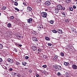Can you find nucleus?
Segmentation results:
<instances>
[{
  "mask_svg": "<svg viewBox=\"0 0 77 77\" xmlns=\"http://www.w3.org/2000/svg\"><path fill=\"white\" fill-rule=\"evenodd\" d=\"M49 23H50L51 24H53V23H54V21L52 20H50L49 22Z\"/></svg>",
  "mask_w": 77,
  "mask_h": 77,
  "instance_id": "28",
  "label": "nucleus"
},
{
  "mask_svg": "<svg viewBox=\"0 0 77 77\" xmlns=\"http://www.w3.org/2000/svg\"><path fill=\"white\" fill-rule=\"evenodd\" d=\"M66 75L67 77H69V74L68 72L66 73Z\"/></svg>",
  "mask_w": 77,
  "mask_h": 77,
  "instance_id": "26",
  "label": "nucleus"
},
{
  "mask_svg": "<svg viewBox=\"0 0 77 77\" xmlns=\"http://www.w3.org/2000/svg\"><path fill=\"white\" fill-rule=\"evenodd\" d=\"M37 28L38 30H41V29H43V26L42 24H39Z\"/></svg>",
  "mask_w": 77,
  "mask_h": 77,
  "instance_id": "2",
  "label": "nucleus"
},
{
  "mask_svg": "<svg viewBox=\"0 0 77 77\" xmlns=\"http://www.w3.org/2000/svg\"><path fill=\"white\" fill-rule=\"evenodd\" d=\"M71 30H72V32H73L74 33H77V31L75 28H72Z\"/></svg>",
  "mask_w": 77,
  "mask_h": 77,
  "instance_id": "10",
  "label": "nucleus"
},
{
  "mask_svg": "<svg viewBox=\"0 0 77 77\" xmlns=\"http://www.w3.org/2000/svg\"><path fill=\"white\" fill-rule=\"evenodd\" d=\"M7 26L8 27H11V24L10 23H8Z\"/></svg>",
  "mask_w": 77,
  "mask_h": 77,
  "instance_id": "29",
  "label": "nucleus"
},
{
  "mask_svg": "<svg viewBox=\"0 0 77 77\" xmlns=\"http://www.w3.org/2000/svg\"><path fill=\"white\" fill-rule=\"evenodd\" d=\"M7 60L10 64H12V63H14V60H13V59H11L10 58H8V59Z\"/></svg>",
  "mask_w": 77,
  "mask_h": 77,
  "instance_id": "3",
  "label": "nucleus"
},
{
  "mask_svg": "<svg viewBox=\"0 0 77 77\" xmlns=\"http://www.w3.org/2000/svg\"><path fill=\"white\" fill-rule=\"evenodd\" d=\"M48 11V9H46L45 10V11Z\"/></svg>",
  "mask_w": 77,
  "mask_h": 77,
  "instance_id": "57",
  "label": "nucleus"
},
{
  "mask_svg": "<svg viewBox=\"0 0 77 77\" xmlns=\"http://www.w3.org/2000/svg\"><path fill=\"white\" fill-rule=\"evenodd\" d=\"M56 69H57V70H62V67L59 65H57V68H56Z\"/></svg>",
  "mask_w": 77,
  "mask_h": 77,
  "instance_id": "8",
  "label": "nucleus"
},
{
  "mask_svg": "<svg viewBox=\"0 0 77 77\" xmlns=\"http://www.w3.org/2000/svg\"><path fill=\"white\" fill-rule=\"evenodd\" d=\"M47 74H48V72H47Z\"/></svg>",
  "mask_w": 77,
  "mask_h": 77,
  "instance_id": "63",
  "label": "nucleus"
},
{
  "mask_svg": "<svg viewBox=\"0 0 77 77\" xmlns=\"http://www.w3.org/2000/svg\"><path fill=\"white\" fill-rule=\"evenodd\" d=\"M64 65H67L68 66V65H69V63L68 62H65L64 63Z\"/></svg>",
  "mask_w": 77,
  "mask_h": 77,
  "instance_id": "18",
  "label": "nucleus"
},
{
  "mask_svg": "<svg viewBox=\"0 0 77 77\" xmlns=\"http://www.w3.org/2000/svg\"><path fill=\"white\" fill-rule=\"evenodd\" d=\"M25 59H29V56H26L25 57Z\"/></svg>",
  "mask_w": 77,
  "mask_h": 77,
  "instance_id": "35",
  "label": "nucleus"
},
{
  "mask_svg": "<svg viewBox=\"0 0 77 77\" xmlns=\"http://www.w3.org/2000/svg\"><path fill=\"white\" fill-rule=\"evenodd\" d=\"M62 8L63 11H64V10H65V7H62Z\"/></svg>",
  "mask_w": 77,
  "mask_h": 77,
  "instance_id": "41",
  "label": "nucleus"
},
{
  "mask_svg": "<svg viewBox=\"0 0 77 77\" xmlns=\"http://www.w3.org/2000/svg\"><path fill=\"white\" fill-rule=\"evenodd\" d=\"M69 10L70 11H72L73 10V8L71 7H69Z\"/></svg>",
  "mask_w": 77,
  "mask_h": 77,
  "instance_id": "20",
  "label": "nucleus"
},
{
  "mask_svg": "<svg viewBox=\"0 0 77 77\" xmlns=\"http://www.w3.org/2000/svg\"><path fill=\"white\" fill-rule=\"evenodd\" d=\"M20 38V39H21V38H23V37L22 36H19V38Z\"/></svg>",
  "mask_w": 77,
  "mask_h": 77,
  "instance_id": "45",
  "label": "nucleus"
},
{
  "mask_svg": "<svg viewBox=\"0 0 77 77\" xmlns=\"http://www.w3.org/2000/svg\"><path fill=\"white\" fill-rule=\"evenodd\" d=\"M2 67H3V68H4V69H7V67L5 66H2Z\"/></svg>",
  "mask_w": 77,
  "mask_h": 77,
  "instance_id": "32",
  "label": "nucleus"
},
{
  "mask_svg": "<svg viewBox=\"0 0 77 77\" xmlns=\"http://www.w3.org/2000/svg\"><path fill=\"white\" fill-rule=\"evenodd\" d=\"M15 10H16V11H18V12L19 11H20V10H19V9H18V8H15Z\"/></svg>",
  "mask_w": 77,
  "mask_h": 77,
  "instance_id": "37",
  "label": "nucleus"
},
{
  "mask_svg": "<svg viewBox=\"0 0 77 77\" xmlns=\"http://www.w3.org/2000/svg\"><path fill=\"white\" fill-rule=\"evenodd\" d=\"M40 50H39V49H38V51H40Z\"/></svg>",
  "mask_w": 77,
  "mask_h": 77,
  "instance_id": "60",
  "label": "nucleus"
},
{
  "mask_svg": "<svg viewBox=\"0 0 77 77\" xmlns=\"http://www.w3.org/2000/svg\"><path fill=\"white\" fill-rule=\"evenodd\" d=\"M15 2V3L14 4V5H15V6H18V2Z\"/></svg>",
  "mask_w": 77,
  "mask_h": 77,
  "instance_id": "31",
  "label": "nucleus"
},
{
  "mask_svg": "<svg viewBox=\"0 0 77 77\" xmlns=\"http://www.w3.org/2000/svg\"><path fill=\"white\" fill-rule=\"evenodd\" d=\"M57 8L59 10H62V6L60 5L57 6Z\"/></svg>",
  "mask_w": 77,
  "mask_h": 77,
  "instance_id": "6",
  "label": "nucleus"
},
{
  "mask_svg": "<svg viewBox=\"0 0 77 77\" xmlns=\"http://www.w3.org/2000/svg\"><path fill=\"white\" fill-rule=\"evenodd\" d=\"M54 13H55V14H57L59 13V10L57 8H55V10L53 11Z\"/></svg>",
  "mask_w": 77,
  "mask_h": 77,
  "instance_id": "9",
  "label": "nucleus"
},
{
  "mask_svg": "<svg viewBox=\"0 0 77 77\" xmlns=\"http://www.w3.org/2000/svg\"><path fill=\"white\" fill-rule=\"evenodd\" d=\"M57 65H54V66H53V67H54V68H56H56H57Z\"/></svg>",
  "mask_w": 77,
  "mask_h": 77,
  "instance_id": "47",
  "label": "nucleus"
},
{
  "mask_svg": "<svg viewBox=\"0 0 77 77\" xmlns=\"http://www.w3.org/2000/svg\"><path fill=\"white\" fill-rule=\"evenodd\" d=\"M37 3H41V0H37Z\"/></svg>",
  "mask_w": 77,
  "mask_h": 77,
  "instance_id": "38",
  "label": "nucleus"
},
{
  "mask_svg": "<svg viewBox=\"0 0 77 77\" xmlns=\"http://www.w3.org/2000/svg\"><path fill=\"white\" fill-rule=\"evenodd\" d=\"M41 15L42 17H43V18H46L47 17V14L46 12H42L41 13Z\"/></svg>",
  "mask_w": 77,
  "mask_h": 77,
  "instance_id": "1",
  "label": "nucleus"
},
{
  "mask_svg": "<svg viewBox=\"0 0 77 77\" xmlns=\"http://www.w3.org/2000/svg\"><path fill=\"white\" fill-rule=\"evenodd\" d=\"M17 77H21V74H19L18 75H17Z\"/></svg>",
  "mask_w": 77,
  "mask_h": 77,
  "instance_id": "46",
  "label": "nucleus"
},
{
  "mask_svg": "<svg viewBox=\"0 0 77 77\" xmlns=\"http://www.w3.org/2000/svg\"><path fill=\"white\" fill-rule=\"evenodd\" d=\"M62 15H63V17H66V13L64 12H63L62 13Z\"/></svg>",
  "mask_w": 77,
  "mask_h": 77,
  "instance_id": "16",
  "label": "nucleus"
},
{
  "mask_svg": "<svg viewBox=\"0 0 77 77\" xmlns=\"http://www.w3.org/2000/svg\"><path fill=\"white\" fill-rule=\"evenodd\" d=\"M3 48V45L0 43V49H2Z\"/></svg>",
  "mask_w": 77,
  "mask_h": 77,
  "instance_id": "30",
  "label": "nucleus"
},
{
  "mask_svg": "<svg viewBox=\"0 0 77 77\" xmlns=\"http://www.w3.org/2000/svg\"><path fill=\"white\" fill-rule=\"evenodd\" d=\"M23 5H24V6H26V4L25 2H23Z\"/></svg>",
  "mask_w": 77,
  "mask_h": 77,
  "instance_id": "53",
  "label": "nucleus"
},
{
  "mask_svg": "<svg viewBox=\"0 0 77 77\" xmlns=\"http://www.w3.org/2000/svg\"><path fill=\"white\" fill-rule=\"evenodd\" d=\"M48 46H51V45H53L51 43H48Z\"/></svg>",
  "mask_w": 77,
  "mask_h": 77,
  "instance_id": "33",
  "label": "nucleus"
},
{
  "mask_svg": "<svg viewBox=\"0 0 77 77\" xmlns=\"http://www.w3.org/2000/svg\"><path fill=\"white\" fill-rule=\"evenodd\" d=\"M57 75H61V74L60 73V72H58L57 73Z\"/></svg>",
  "mask_w": 77,
  "mask_h": 77,
  "instance_id": "42",
  "label": "nucleus"
},
{
  "mask_svg": "<svg viewBox=\"0 0 77 77\" xmlns=\"http://www.w3.org/2000/svg\"><path fill=\"white\" fill-rule=\"evenodd\" d=\"M10 20H13L14 18V16H10L9 17Z\"/></svg>",
  "mask_w": 77,
  "mask_h": 77,
  "instance_id": "24",
  "label": "nucleus"
},
{
  "mask_svg": "<svg viewBox=\"0 0 77 77\" xmlns=\"http://www.w3.org/2000/svg\"><path fill=\"white\" fill-rule=\"evenodd\" d=\"M59 57V56L57 55H55L54 56V57L53 58L54 60H55L56 61L57 60V59L59 60L58 59V58Z\"/></svg>",
  "mask_w": 77,
  "mask_h": 77,
  "instance_id": "5",
  "label": "nucleus"
},
{
  "mask_svg": "<svg viewBox=\"0 0 77 77\" xmlns=\"http://www.w3.org/2000/svg\"><path fill=\"white\" fill-rule=\"evenodd\" d=\"M27 11L28 12H29V11H31L32 10V8L29 6L27 7Z\"/></svg>",
  "mask_w": 77,
  "mask_h": 77,
  "instance_id": "11",
  "label": "nucleus"
},
{
  "mask_svg": "<svg viewBox=\"0 0 77 77\" xmlns=\"http://www.w3.org/2000/svg\"><path fill=\"white\" fill-rule=\"evenodd\" d=\"M72 68L74 69H77V66L75 64H73L72 66Z\"/></svg>",
  "mask_w": 77,
  "mask_h": 77,
  "instance_id": "12",
  "label": "nucleus"
},
{
  "mask_svg": "<svg viewBox=\"0 0 77 77\" xmlns=\"http://www.w3.org/2000/svg\"><path fill=\"white\" fill-rule=\"evenodd\" d=\"M13 73V75H16V73Z\"/></svg>",
  "mask_w": 77,
  "mask_h": 77,
  "instance_id": "55",
  "label": "nucleus"
},
{
  "mask_svg": "<svg viewBox=\"0 0 77 77\" xmlns=\"http://www.w3.org/2000/svg\"><path fill=\"white\" fill-rule=\"evenodd\" d=\"M12 22H13V23H15V21L14 20H12Z\"/></svg>",
  "mask_w": 77,
  "mask_h": 77,
  "instance_id": "59",
  "label": "nucleus"
},
{
  "mask_svg": "<svg viewBox=\"0 0 77 77\" xmlns=\"http://www.w3.org/2000/svg\"><path fill=\"white\" fill-rule=\"evenodd\" d=\"M51 2L49 1H47L46 2H45V4L47 5V6H50L51 5Z\"/></svg>",
  "mask_w": 77,
  "mask_h": 77,
  "instance_id": "4",
  "label": "nucleus"
},
{
  "mask_svg": "<svg viewBox=\"0 0 77 77\" xmlns=\"http://www.w3.org/2000/svg\"><path fill=\"white\" fill-rule=\"evenodd\" d=\"M63 1V0H58V1L59 2H62Z\"/></svg>",
  "mask_w": 77,
  "mask_h": 77,
  "instance_id": "40",
  "label": "nucleus"
},
{
  "mask_svg": "<svg viewBox=\"0 0 77 77\" xmlns=\"http://www.w3.org/2000/svg\"><path fill=\"white\" fill-rule=\"evenodd\" d=\"M32 40L33 41H36V42H37L38 41V39L37 38H36L35 37H34L32 38Z\"/></svg>",
  "mask_w": 77,
  "mask_h": 77,
  "instance_id": "14",
  "label": "nucleus"
},
{
  "mask_svg": "<svg viewBox=\"0 0 77 77\" xmlns=\"http://www.w3.org/2000/svg\"><path fill=\"white\" fill-rule=\"evenodd\" d=\"M3 61V60H2V59L1 58H0V62H2Z\"/></svg>",
  "mask_w": 77,
  "mask_h": 77,
  "instance_id": "43",
  "label": "nucleus"
},
{
  "mask_svg": "<svg viewBox=\"0 0 77 77\" xmlns=\"http://www.w3.org/2000/svg\"><path fill=\"white\" fill-rule=\"evenodd\" d=\"M32 50H33V51H35V50H37V48L36 46H33L32 47Z\"/></svg>",
  "mask_w": 77,
  "mask_h": 77,
  "instance_id": "13",
  "label": "nucleus"
},
{
  "mask_svg": "<svg viewBox=\"0 0 77 77\" xmlns=\"http://www.w3.org/2000/svg\"><path fill=\"white\" fill-rule=\"evenodd\" d=\"M36 77H39V75L38 74L36 75Z\"/></svg>",
  "mask_w": 77,
  "mask_h": 77,
  "instance_id": "50",
  "label": "nucleus"
},
{
  "mask_svg": "<svg viewBox=\"0 0 77 77\" xmlns=\"http://www.w3.org/2000/svg\"><path fill=\"white\" fill-rule=\"evenodd\" d=\"M42 67H43V68H47V65H44L42 66Z\"/></svg>",
  "mask_w": 77,
  "mask_h": 77,
  "instance_id": "39",
  "label": "nucleus"
},
{
  "mask_svg": "<svg viewBox=\"0 0 77 77\" xmlns=\"http://www.w3.org/2000/svg\"><path fill=\"white\" fill-rule=\"evenodd\" d=\"M67 66H68V68H69V69H71V67L70 66V64H69V65H68Z\"/></svg>",
  "mask_w": 77,
  "mask_h": 77,
  "instance_id": "44",
  "label": "nucleus"
},
{
  "mask_svg": "<svg viewBox=\"0 0 77 77\" xmlns=\"http://www.w3.org/2000/svg\"><path fill=\"white\" fill-rule=\"evenodd\" d=\"M32 21H33V19L32 18H30L27 20V22L28 23H32Z\"/></svg>",
  "mask_w": 77,
  "mask_h": 77,
  "instance_id": "7",
  "label": "nucleus"
},
{
  "mask_svg": "<svg viewBox=\"0 0 77 77\" xmlns=\"http://www.w3.org/2000/svg\"><path fill=\"white\" fill-rule=\"evenodd\" d=\"M57 32L60 34L62 33V30L61 29H58L57 30Z\"/></svg>",
  "mask_w": 77,
  "mask_h": 77,
  "instance_id": "15",
  "label": "nucleus"
},
{
  "mask_svg": "<svg viewBox=\"0 0 77 77\" xmlns=\"http://www.w3.org/2000/svg\"><path fill=\"white\" fill-rule=\"evenodd\" d=\"M65 22H66V23H69V20H68V19H66L65 20Z\"/></svg>",
  "mask_w": 77,
  "mask_h": 77,
  "instance_id": "25",
  "label": "nucleus"
},
{
  "mask_svg": "<svg viewBox=\"0 0 77 77\" xmlns=\"http://www.w3.org/2000/svg\"><path fill=\"white\" fill-rule=\"evenodd\" d=\"M75 1H76V2H77V0H75Z\"/></svg>",
  "mask_w": 77,
  "mask_h": 77,
  "instance_id": "62",
  "label": "nucleus"
},
{
  "mask_svg": "<svg viewBox=\"0 0 77 77\" xmlns=\"http://www.w3.org/2000/svg\"><path fill=\"white\" fill-rule=\"evenodd\" d=\"M16 65H20V63L19 62L16 61Z\"/></svg>",
  "mask_w": 77,
  "mask_h": 77,
  "instance_id": "27",
  "label": "nucleus"
},
{
  "mask_svg": "<svg viewBox=\"0 0 77 77\" xmlns=\"http://www.w3.org/2000/svg\"><path fill=\"white\" fill-rule=\"evenodd\" d=\"M52 32L53 33H57V31L56 30L54 29L52 30Z\"/></svg>",
  "mask_w": 77,
  "mask_h": 77,
  "instance_id": "23",
  "label": "nucleus"
},
{
  "mask_svg": "<svg viewBox=\"0 0 77 77\" xmlns=\"http://www.w3.org/2000/svg\"><path fill=\"white\" fill-rule=\"evenodd\" d=\"M43 57L44 59H45V58H46V57H46V55H44L43 56Z\"/></svg>",
  "mask_w": 77,
  "mask_h": 77,
  "instance_id": "48",
  "label": "nucleus"
},
{
  "mask_svg": "<svg viewBox=\"0 0 77 77\" xmlns=\"http://www.w3.org/2000/svg\"><path fill=\"white\" fill-rule=\"evenodd\" d=\"M13 70V69H12V68H10L9 70L10 71H12Z\"/></svg>",
  "mask_w": 77,
  "mask_h": 77,
  "instance_id": "36",
  "label": "nucleus"
},
{
  "mask_svg": "<svg viewBox=\"0 0 77 77\" xmlns=\"http://www.w3.org/2000/svg\"><path fill=\"white\" fill-rule=\"evenodd\" d=\"M43 73H44V74H46V72H45V71H44L43 72Z\"/></svg>",
  "mask_w": 77,
  "mask_h": 77,
  "instance_id": "51",
  "label": "nucleus"
},
{
  "mask_svg": "<svg viewBox=\"0 0 77 77\" xmlns=\"http://www.w3.org/2000/svg\"><path fill=\"white\" fill-rule=\"evenodd\" d=\"M22 63L23 65H24V66H26V63H27L25 62H23Z\"/></svg>",
  "mask_w": 77,
  "mask_h": 77,
  "instance_id": "21",
  "label": "nucleus"
},
{
  "mask_svg": "<svg viewBox=\"0 0 77 77\" xmlns=\"http://www.w3.org/2000/svg\"><path fill=\"white\" fill-rule=\"evenodd\" d=\"M6 9V7L5 6H3L1 8L2 10H3L4 11V10H5Z\"/></svg>",
  "mask_w": 77,
  "mask_h": 77,
  "instance_id": "17",
  "label": "nucleus"
},
{
  "mask_svg": "<svg viewBox=\"0 0 77 77\" xmlns=\"http://www.w3.org/2000/svg\"><path fill=\"white\" fill-rule=\"evenodd\" d=\"M14 51H15L16 52H17V51H18V50H17V49H15L14 50Z\"/></svg>",
  "mask_w": 77,
  "mask_h": 77,
  "instance_id": "52",
  "label": "nucleus"
},
{
  "mask_svg": "<svg viewBox=\"0 0 77 77\" xmlns=\"http://www.w3.org/2000/svg\"><path fill=\"white\" fill-rule=\"evenodd\" d=\"M19 36L18 35H16V37L17 38H18V37L19 38Z\"/></svg>",
  "mask_w": 77,
  "mask_h": 77,
  "instance_id": "56",
  "label": "nucleus"
},
{
  "mask_svg": "<svg viewBox=\"0 0 77 77\" xmlns=\"http://www.w3.org/2000/svg\"><path fill=\"white\" fill-rule=\"evenodd\" d=\"M73 8L74 9H76V6L75 5L73 6Z\"/></svg>",
  "mask_w": 77,
  "mask_h": 77,
  "instance_id": "49",
  "label": "nucleus"
},
{
  "mask_svg": "<svg viewBox=\"0 0 77 77\" xmlns=\"http://www.w3.org/2000/svg\"><path fill=\"white\" fill-rule=\"evenodd\" d=\"M1 15V13H0V16Z\"/></svg>",
  "mask_w": 77,
  "mask_h": 77,
  "instance_id": "61",
  "label": "nucleus"
},
{
  "mask_svg": "<svg viewBox=\"0 0 77 77\" xmlns=\"http://www.w3.org/2000/svg\"><path fill=\"white\" fill-rule=\"evenodd\" d=\"M66 2L67 3H69L70 2H71V0H66Z\"/></svg>",
  "mask_w": 77,
  "mask_h": 77,
  "instance_id": "22",
  "label": "nucleus"
},
{
  "mask_svg": "<svg viewBox=\"0 0 77 77\" xmlns=\"http://www.w3.org/2000/svg\"><path fill=\"white\" fill-rule=\"evenodd\" d=\"M45 38L46 40H47V41H50V38H49L48 37H45Z\"/></svg>",
  "mask_w": 77,
  "mask_h": 77,
  "instance_id": "19",
  "label": "nucleus"
},
{
  "mask_svg": "<svg viewBox=\"0 0 77 77\" xmlns=\"http://www.w3.org/2000/svg\"><path fill=\"white\" fill-rule=\"evenodd\" d=\"M17 45H18L20 47H22V45H21L17 44Z\"/></svg>",
  "mask_w": 77,
  "mask_h": 77,
  "instance_id": "54",
  "label": "nucleus"
},
{
  "mask_svg": "<svg viewBox=\"0 0 77 77\" xmlns=\"http://www.w3.org/2000/svg\"><path fill=\"white\" fill-rule=\"evenodd\" d=\"M24 69H27V68H25Z\"/></svg>",
  "mask_w": 77,
  "mask_h": 77,
  "instance_id": "58",
  "label": "nucleus"
},
{
  "mask_svg": "<svg viewBox=\"0 0 77 77\" xmlns=\"http://www.w3.org/2000/svg\"><path fill=\"white\" fill-rule=\"evenodd\" d=\"M61 56H63H63H64V54L63 53V52H62L61 54Z\"/></svg>",
  "mask_w": 77,
  "mask_h": 77,
  "instance_id": "34",
  "label": "nucleus"
}]
</instances>
